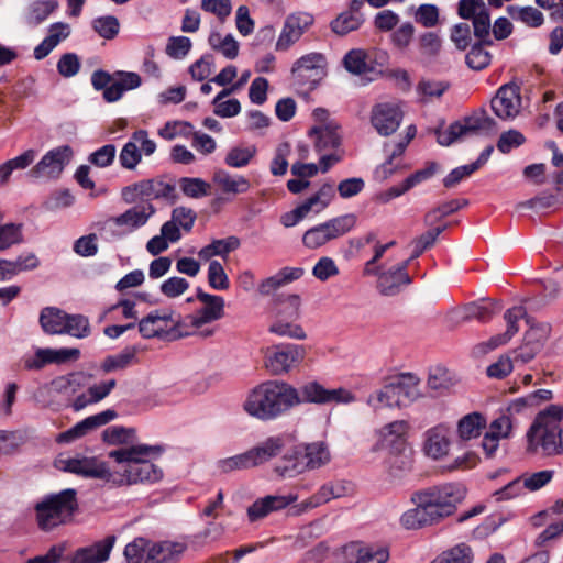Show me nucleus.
<instances>
[{"label":"nucleus","instance_id":"obj_17","mask_svg":"<svg viewBox=\"0 0 563 563\" xmlns=\"http://www.w3.org/2000/svg\"><path fill=\"white\" fill-rule=\"evenodd\" d=\"M452 439L450 428L438 424L428 429L422 435L421 451L432 461H443L450 454Z\"/></svg>","mask_w":563,"mask_h":563},{"label":"nucleus","instance_id":"obj_9","mask_svg":"<svg viewBox=\"0 0 563 563\" xmlns=\"http://www.w3.org/2000/svg\"><path fill=\"white\" fill-rule=\"evenodd\" d=\"M197 299L201 307L188 317L189 324L198 335L208 338L216 332V328L210 324L220 320L224 314V299L201 290L197 292Z\"/></svg>","mask_w":563,"mask_h":563},{"label":"nucleus","instance_id":"obj_19","mask_svg":"<svg viewBox=\"0 0 563 563\" xmlns=\"http://www.w3.org/2000/svg\"><path fill=\"white\" fill-rule=\"evenodd\" d=\"M492 109L501 120H514L521 110L520 89L516 84L501 86L492 99Z\"/></svg>","mask_w":563,"mask_h":563},{"label":"nucleus","instance_id":"obj_26","mask_svg":"<svg viewBox=\"0 0 563 563\" xmlns=\"http://www.w3.org/2000/svg\"><path fill=\"white\" fill-rule=\"evenodd\" d=\"M286 446V438L283 434H274L265 438L256 445L249 449L247 455L252 467L266 464L277 457Z\"/></svg>","mask_w":563,"mask_h":563},{"label":"nucleus","instance_id":"obj_54","mask_svg":"<svg viewBox=\"0 0 563 563\" xmlns=\"http://www.w3.org/2000/svg\"><path fill=\"white\" fill-rule=\"evenodd\" d=\"M27 440L29 435L25 431L0 430V454H14Z\"/></svg>","mask_w":563,"mask_h":563},{"label":"nucleus","instance_id":"obj_31","mask_svg":"<svg viewBox=\"0 0 563 563\" xmlns=\"http://www.w3.org/2000/svg\"><path fill=\"white\" fill-rule=\"evenodd\" d=\"M302 456L307 472L319 470L331 461L329 445L323 441L300 443L297 445Z\"/></svg>","mask_w":563,"mask_h":563},{"label":"nucleus","instance_id":"obj_45","mask_svg":"<svg viewBox=\"0 0 563 563\" xmlns=\"http://www.w3.org/2000/svg\"><path fill=\"white\" fill-rule=\"evenodd\" d=\"M154 213L152 205L135 206L115 219L118 225H126L131 229L144 225Z\"/></svg>","mask_w":563,"mask_h":563},{"label":"nucleus","instance_id":"obj_43","mask_svg":"<svg viewBox=\"0 0 563 563\" xmlns=\"http://www.w3.org/2000/svg\"><path fill=\"white\" fill-rule=\"evenodd\" d=\"M214 183L224 194L240 195L249 191L251 184L247 178L241 175H230L220 170L214 175Z\"/></svg>","mask_w":563,"mask_h":563},{"label":"nucleus","instance_id":"obj_1","mask_svg":"<svg viewBox=\"0 0 563 563\" xmlns=\"http://www.w3.org/2000/svg\"><path fill=\"white\" fill-rule=\"evenodd\" d=\"M161 452V448L154 445L124 448L109 453V457L115 462L112 468L97 457L81 455L59 459L56 461V467L76 475L104 479L118 485L155 483L163 476L162 470L153 463Z\"/></svg>","mask_w":563,"mask_h":563},{"label":"nucleus","instance_id":"obj_39","mask_svg":"<svg viewBox=\"0 0 563 563\" xmlns=\"http://www.w3.org/2000/svg\"><path fill=\"white\" fill-rule=\"evenodd\" d=\"M80 357V351L75 347L37 349V367L47 364H66Z\"/></svg>","mask_w":563,"mask_h":563},{"label":"nucleus","instance_id":"obj_49","mask_svg":"<svg viewBox=\"0 0 563 563\" xmlns=\"http://www.w3.org/2000/svg\"><path fill=\"white\" fill-rule=\"evenodd\" d=\"M208 42L213 51L228 59H234L239 54V43L232 34L223 35L219 32H212Z\"/></svg>","mask_w":563,"mask_h":563},{"label":"nucleus","instance_id":"obj_12","mask_svg":"<svg viewBox=\"0 0 563 563\" xmlns=\"http://www.w3.org/2000/svg\"><path fill=\"white\" fill-rule=\"evenodd\" d=\"M179 316L170 309H156L143 317L139 323V332L144 339L166 338L178 329Z\"/></svg>","mask_w":563,"mask_h":563},{"label":"nucleus","instance_id":"obj_20","mask_svg":"<svg viewBox=\"0 0 563 563\" xmlns=\"http://www.w3.org/2000/svg\"><path fill=\"white\" fill-rule=\"evenodd\" d=\"M353 485L346 481L331 482L322 485L316 494L297 506V514L306 512L317 508L332 499L352 495Z\"/></svg>","mask_w":563,"mask_h":563},{"label":"nucleus","instance_id":"obj_29","mask_svg":"<svg viewBox=\"0 0 563 563\" xmlns=\"http://www.w3.org/2000/svg\"><path fill=\"white\" fill-rule=\"evenodd\" d=\"M71 156L73 151L68 145L52 150L37 164V177L45 179L58 177Z\"/></svg>","mask_w":563,"mask_h":563},{"label":"nucleus","instance_id":"obj_36","mask_svg":"<svg viewBox=\"0 0 563 563\" xmlns=\"http://www.w3.org/2000/svg\"><path fill=\"white\" fill-rule=\"evenodd\" d=\"M389 385L395 391L399 406L405 401L412 402L421 397L419 378L412 374H402L390 382Z\"/></svg>","mask_w":563,"mask_h":563},{"label":"nucleus","instance_id":"obj_46","mask_svg":"<svg viewBox=\"0 0 563 563\" xmlns=\"http://www.w3.org/2000/svg\"><path fill=\"white\" fill-rule=\"evenodd\" d=\"M366 404L374 412H379L387 408L400 407L397 402L395 391L389 384L371 393L366 399Z\"/></svg>","mask_w":563,"mask_h":563},{"label":"nucleus","instance_id":"obj_56","mask_svg":"<svg viewBox=\"0 0 563 563\" xmlns=\"http://www.w3.org/2000/svg\"><path fill=\"white\" fill-rule=\"evenodd\" d=\"M214 467L217 472L221 474L253 468L246 451L233 456L220 459L216 462Z\"/></svg>","mask_w":563,"mask_h":563},{"label":"nucleus","instance_id":"obj_60","mask_svg":"<svg viewBox=\"0 0 563 563\" xmlns=\"http://www.w3.org/2000/svg\"><path fill=\"white\" fill-rule=\"evenodd\" d=\"M327 388L317 382H309L298 390L301 402L325 405Z\"/></svg>","mask_w":563,"mask_h":563},{"label":"nucleus","instance_id":"obj_22","mask_svg":"<svg viewBox=\"0 0 563 563\" xmlns=\"http://www.w3.org/2000/svg\"><path fill=\"white\" fill-rule=\"evenodd\" d=\"M549 333V324L530 325V329L525 333L523 343L514 351L515 360L523 364L532 361L542 350Z\"/></svg>","mask_w":563,"mask_h":563},{"label":"nucleus","instance_id":"obj_58","mask_svg":"<svg viewBox=\"0 0 563 563\" xmlns=\"http://www.w3.org/2000/svg\"><path fill=\"white\" fill-rule=\"evenodd\" d=\"M192 134V125L186 121H168L158 130V135L167 141L177 137H189Z\"/></svg>","mask_w":563,"mask_h":563},{"label":"nucleus","instance_id":"obj_42","mask_svg":"<svg viewBox=\"0 0 563 563\" xmlns=\"http://www.w3.org/2000/svg\"><path fill=\"white\" fill-rule=\"evenodd\" d=\"M240 246V240L236 236L213 240L208 245L200 249L198 256L202 261H211L213 256L227 257L229 253Z\"/></svg>","mask_w":563,"mask_h":563},{"label":"nucleus","instance_id":"obj_18","mask_svg":"<svg viewBox=\"0 0 563 563\" xmlns=\"http://www.w3.org/2000/svg\"><path fill=\"white\" fill-rule=\"evenodd\" d=\"M457 14L473 23L474 35L485 41L490 33V14L486 3L483 0H460Z\"/></svg>","mask_w":563,"mask_h":563},{"label":"nucleus","instance_id":"obj_28","mask_svg":"<svg viewBox=\"0 0 563 563\" xmlns=\"http://www.w3.org/2000/svg\"><path fill=\"white\" fill-rule=\"evenodd\" d=\"M416 126L409 125L406 129V135L402 136L398 142L385 144L384 150L387 158L376 170V175L378 178L387 179L397 170L398 163L395 162V159L402 155L407 145L416 136Z\"/></svg>","mask_w":563,"mask_h":563},{"label":"nucleus","instance_id":"obj_63","mask_svg":"<svg viewBox=\"0 0 563 563\" xmlns=\"http://www.w3.org/2000/svg\"><path fill=\"white\" fill-rule=\"evenodd\" d=\"M384 466L391 477H400L410 470V463L402 453L384 454Z\"/></svg>","mask_w":563,"mask_h":563},{"label":"nucleus","instance_id":"obj_32","mask_svg":"<svg viewBox=\"0 0 563 563\" xmlns=\"http://www.w3.org/2000/svg\"><path fill=\"white\" fill-rule=\"evenodd\" d=\"M273 472L282 479L295 478L307 473V468L297 445L283 455V457L274 465Z\"/></svg>","mask_w":563,"mask_h":563},{"label":"nucleus","instance_id":"obj_37","mask_svg":"<svg viewBox=\"0 0 563 563\" xmlns=\"http://www.w3.org/2000/svg\"><path fill=\"white\" fill-rule=\"evenodd\" d=\"M71 27L68 23L56 22L48 26L47 34L37 45V59L46 57L59 43L69 37Z\"/></svg>","mask_w":563,"mask_h":563},{"label":"nucleus","instance_id":"obj_47","mask_svg":"<svg viewBox=\"0 0 563 563\" xmlns=\"http://www.w3.org/2000/svg\"><path fill=\"white\" fill-rule=\"evenodd\" d=\"M102 440L110 445H119L120 449L140 446L134 444L135 430L124 427H110L102 432Z\"/></svg>","mask_w":563,"mask_h":563},{"label":"nucleus","instance_id":"obj_35","mask_svg":"<svg viewBox=\"0 0 563 563\" xmlns=\"http://www.w3.org/2000/svg\"><path fill=\"white\" fill-rule=\"evenodd\" d=\"M487 426L486 417L479 411H473L461 419L456 423V437L461 441H470L478 438Z\"/></svg>","mask_w":563,"mask_h":563},{"label":"nucleus","instance_id":"obj_10","mask_svg":"<svg viewBox=\"0 0 563 563\" xmlns=\"http://www.w3.org/2000/svg\"><path fill=\"white\" fill-rule=\"evenodd\" d=\"M307 350L300 344H279L267 351L264 366L273 375H285L300 366L305 361Z\"/></svg>","mask_w":563,"mask_h":563},{"label":"nucleus","instance_id":"obj_64","mask_svg":"<svg viewBox=\"0 0 563 563\" xmlns=\"http://www.w3.org/2000/svg\"><path fill=\"white\" fill-rule=\"evenodd\" d=\"M119 159L121 165L126 169H134L142 159V154L136 141L131 136V140L125 143L120 152Z\"/></svg>","mask_w":563,"mask_h":563},{"label":"nucleus","instance_id":"obj_48","mask_svg":"<svg viewBox=\"0 0 563 563\" xmlns=\"http://www.w3.org/2000/svg\"><path fill=\"white\" fill-rule=\"evenodd\" d=\"M363 23V16L354 9L346 10L339 14L332 22L331 29L338 35H346L357 30Z\"/></svg>","mask_w":563,"mask_h":563},{"label":"nucleus","instance_id":"obj_62","mask_svg":"<svg viewBox=\"0 0 563 563\" xmlns=\"http://www.w3.org/2000/svg\"><path fill=\"white\" fill-rule=\"evenodd\" d=\"M347 71L361 75L367 70V54L365 51L355 48L351 49L343 59Z\"/></svg>","mask_w":563,"mask_h":563},{"label":"nucleus","instance_id":"obj_13","mask_svg":"<svg viewBox=\"0 0 563 563\" xmlns=\"http://www.w3.org/2000/svg\"><path fill=\"white\" fill-rule=\"evenodd\" d=\"M314 19L312 14L297 11L285 18L282 30L275 43L276 52L289 51L302 35L312 26Z\"/></svg>","mask_w":563,"mask_h":563},{"label":"nucleus","instance_id":"obj_6","mask_svg":"<svg viewBox=\"0 0 563 563\" xmlns=\"http://www.w3.org/2000/svg\"><path fill=\"white\" fill-rule=\"evenodd\" d=\"M497 130L496 122L486 111L478 110L471 115L451 124L444 131L437 132V141L442 146H449L454 142L473 136H487Z\"/></svg>","mask_w":563,"mask_h":563},{"label":"nucleus","instance_id":"obj_7","mask_svg":"<svg viewBox=\"0 0 563 563\" xmlns=\"http://www.w3.org/2000/svg\"><path fill=\"white\" fill-rule=\"evenodd\" d=\"M77 508L76 490L64 489L37 503V526L49 531L65 523Z\"/></svg>","mask_w":563,"mask_h":563},{"label":"nucleus","instance_id":"obj_16","mask_svg":"<svg viewBox=\"0 0 563 563\" xmlns=\"http://www.w3.org/2000/svg\"><path fill=\"white\" fill-rule=\"evenodd\" d=\"M291 74L299 85L312 89L325 75V58L320 53L306 54L294 63Z\"/></svg>","mask_w":563,"mask_h":563},{"label":"nucleus","instance_id":"obj_34","mask_svg":"<svg viewBox=\"0 0 563 563\" xmlns=\"http://www.w3.org/2000/svg\"><path fill=\"white\" fill-rule=\"evenodd\" d=\"M297 319L286 316L285 309H277L276 318L268 328V331L278 336H286L294 340H305L307 333L296 322Z\"/></svg>","mask_w":563,"mask_h":563},{"label":"nucleus","instance_id":"obj_55","mask_svg":"<svg viewBox=\"0 0 563 563\" xmlns=\"http://www.w3.org/2000/svg\"><path fill=\"white\" fill-rule=\"evenodd\" d=\"M256 152L255 145L234 146L228 152L224 162L231 167L241 168L251 162Z\"/></svg>","mask_w":563,"mask_h":563},{"label":"nucleus","instance_id":"obj_44","mask_svg":"<svg viewBox=\"0 0 563 563\" xmlns=\"http://www.w3.org/2000/svg\"><path fill=\"white\" fill-rule=\"evenodd\" d=\"M66 321L67 314L54 307L43 309L40 316L42 329L48 334H63Z\"/></svg>","mask_w":563,"mask_h":563},{"label":"nucleus","instance_id":"obj_15","mask_svg":"<svg viewBox=\"0 0 563 563\" xmlns=\"http://www.w3.org/2000/svg\"><path fill=\"white\" fill-rule=\"evenodd\" d=\"M408 423L405 420H395L384 424L375 431L376 442L374 452L383 454L402 453L405 450Z\"/></svg>","mask_w":563,"mask_h":563},{"label":"nucleus","instance_id":"obj_5","mask_svg":"<svg viewBox=\"0 0 563 563\" xmlns=\"http://www.w3.org/2000/svg\"><path fill=\"white\" fill-rule=\"evenodd\" d=\"M314 117L318 123L310 130V136L313 140L317 153L320 155L321 172L325 173L342 159V135L340 125L333 119H330L324 109H317Z\"/></svg>","mask_w":563,"mask_h":563},{"label":"nucleus","instance_id":"obj_3","mask_svg":"<svg viewBox=\"0 0 563 563\" xmlns=\"http://www.w3.org/2000/svg\"><path fill=\"white\" fill-rule=\"evenodd\" d=\"M301 404L298 390L285 382L271 380L252 389L243 408L253 418L271 420Z\"/></svg>","mask_w":563,"mask_h":563},{"label":"nucleus","instance_id":"obj_51","mask_svg":"<svg viewBox=\"0 0 563 563\" xmlns=\"http://www.w3.org/2000/svg\"><path fill=\"white\" fill-rule=\"evenodd\" d=\"M35 267V257L29 255L26 257H19L16 261L11 262L8 260H0V282L9 280L19 273Z\"/></svg>","mask_w":563,"mask_h":563},{"label":"nucleus","instance_id":"obj_59","mask_svg":"<svg viewBox=\"0 0 563 563\" xmlns=\"http://www.w3.org/2000/svg\"><path fill=\"white\" fill-rule=\"evenodd\" d=\"M413 19L418 24L431 29L439 23L440 10L435 4L423 3L416 8Z\"/></svg>","mask_w":563,"mask_h":563},{"label":"nucleus","instance_id":"obj_11","mask_svg":"<svg viewBox=\"0 0 563 563\" xmlns=\"http://www.w3.org/2000/svg\"><path fill=\"white\" fill-rule=\"evenodd\" d=\"M518 426L517 419H511L501 409L485 428L481 441V448L487 457H494L500 446V442L510 440Z\"/></svg>","mask_w":563,"mask_h":563},{"label":"nucleus","instance_id":"obj_23","mask_svg":"<svg viewBox=\"0 0 563 563\" xmlns=\"http://www.w3.org/2000/svg\"><path fill=\"white\" fill-rule=\"evenodd\" d=\"M410 260L402 263L393 265L389 268H384L379 273L377 279V289L383 296L391 297L401 290L404 286L411 283V278L407 272Z\"/></svg>","mask_w":563,"mask_h":563},{"label":"nucleus","instance_id":"obj_27","mask_svg":"<svg viewBox=\"0 0 563 563\" xmlns=\"http://www.w3.org/2000/svg\"><path fill=\"white\" fill-rule=\"evenodd\" d=\"M297 500V495H268L255 500L246 510L250 522H256L271 512L279 511Z\"/></svg>","mask_w":563,"mask_h":563},{"label":"nucleus","instance_id":"obj_2","mask_svg":"<svg viewBox=\"0 0 563 563\" xmlns=\"http://www.w3.org/2000/svg\"><path fill=\"white\" fill-rule=\"evenodd\" d=\"M465 497V488L459 484L433 486L411 495L413 508L406 510L400 523L406 529H420L440 522L456 510Z\"/></svg>","mask_w":563,"mask_h":563},{"label":"nucleus","instance_id":"obj_21","mask_svg":"<svg viewBox=\"0 0 563 563\" xmlns=\"http://www.w3.org/2000/svg\"><path fill=\"white\" fill-rule=\"evenodd\" d=\"M525 309L522 307H514L508 309L504 319L507 323V329L504 333L492 336L489 340L478 343L473 352L475 355H485L486 353L507 344L512 336L519 331L518 321L525 316Z\"/></svg>","mask_w":563,"mask_h":563},{"label":"nucleus","instance_id":"obj_61","mask_svg":"<svg viewBox=\"0 0 563 563\" xmlns=\"http://www.w3.org/2000/svg\"><path fill=\"white\" fill-rule=\"evenodd\" d=\"M208 283L216 290H227L229 288V277L219 261L212 260L209 262Z\"/></svg>","mask_w":563,"mask_h":563},{"label":"nucleus","instance_id":"obj_57","mask_svg":"<svg viewBox=\"0 0 563 563\" xmlns=\"http://www.w3.org/2000/svg\"><path fill=\"white\" fill-rule=\"evenodd\" d=\"M416 29L411 22L400 24L390 34L391 45L399 52H405L411 45Z\"/></svg>","mask_w":563,"mask_h":563},{"label":"nucleus","instance_id":"obj_14","mask_svg":"<svg viewBox=\"0 0 563 563\" xmlns=\"http://www.w3.org/2000/svg\"><path fill=\"white\" fill-rule=\"evenodd\" d=\"M404 104L400 101L376 103L371 112V123L379 135L388 136L396 132L404 119Z\"/></svg>","mask_w":563,"mask_h":563},{"label":"nucleus","instance_id":"obj_50","mask_svg":"<svg viewBox=\"0 0 563 563\" xmlns=\"http://www.w3.org/2000/svg\"><path fill=\"white\" fill-rule=\"evenodd\" d=\"M333 196V187L325 184L313 196L302 202L301 207L307 216L311 212L319 213L330 205Z\"/></svg>","mask_w":563,"mask_h":563},{"label":"nucleus","instance_id":"obj_40","mask_svg":"<svg viewBox=\"0 0 563 563\" xmlns=\"http://www.w3.org/2000/svg\"><path fill=\"white\" fill-rule=\"evenodd\" d=\"M509 16L528 27L537 29L544 24V14L539 10V7L532 5H509L507 7Z\"/></svg>","mask_w":563,"mask_h":563},{"label":"nucleus","instance_id":"obj_25","mask_svg":"<svg viewBox=\"0 0 563 563\" xmlns=\"http://www.w3.org/2000/svg\"><path fill=\"white\" fill-rule=\"evenodd\" d=\"M117 417L118 413L113 409H107L97 415L87 417L86 419L76 423L70 429L66 430L65 432H62L58 435L57 441L69 443L75 440H78L87 435L88 433L99 429L100 427L113 421Z\"/></svg>","mask_w":563,"mask_h":563},{"label":"nucleus","instance_id":"obj_4","mask_svg":"<svg viewBox=\"0 0 563 563\" xmlns=\"http://www.w3.org/2000/svg\"><path fill=\"white\" fill-rule=\"evenodd\" d=\"M563 406L553 404L539 411L527 431L528 450L547 456L563 454Z\"/></svg>","mask_w":563,"mask_h":563},{"label":"nucleus","instance_id":"obj_24","mask_svg":"<svg viewBox=\"0 0 563 563\" xmlns=\"http://www.w3.org/2000/svg\"><path fill=\"white\" fill-rule=\"evenodd\" d=\"M341 552L350 563H386L389 559L388 549L378 544L352 542L344 545Z\"/></svg>","mask_w":563,"mask_h":563},{"label":"nucleus","instance_id":"obj_41","mask_svg":"<svg viewBox=\"0 0 563 563\" xmlns=\"http://www.w3.org/2000/svg\"><path fill=\"white\" fill-rule=\"evenodd\" d=\"M187 549L180 541L154 542L155 563H178Z\"/></svg>","mask_w":563,"mask_h":563},{"label":"nucleus","instance_id":"obj_33","mask_svg":"<svg viewBox=\"0 0 563 563\" xmlns=\"http://www.w3.org/2000/svg\"><path fill=\"white\" fill-rule=\"evenodd\" d=\"M115 385L114 379H109L89 386L86 391L81 393L73 400L71 408L75 411H81L86 407L101 401L111 393Z\"/></svg>","mask_w":563,"mask_h":563},{"label":"nucleus","instance_id":"obj_30","mask_svg":"<svg viewBox=\"0 0 563 563\" xmlns=\"http://www.w3.org/2000/svg\"><path fill=\"white\" fill-rule=\"evenodd\" d=\"M114 543L115 537L108 536L89 547L80 548L74 553L71 563H103L109 559Z\"/></svg>","mask_w":563,"mask_h":563},{"label":"nucleus","instance_id":"obj_53","mask_svg":"<svg viewBox=\"0 0 563 563\" xmlns=\"http://www.w3.org/2000/svg\"><path fill=\"white\" fill-rule=\"evenodd\" d=\"M87 376L82 373H74L66 376H59L52 380L49 388L57 393L75 394L85 386Z\"/></svg>","mask_w":563,"mask_h":563},{"label":"nucleus","instance_id":"obj_52","mask_svg":"<svg viewBox=\"0 0 563 563\" xmlns=\"http://www.w3.org/2000/svg\"><path fill=\"white\" fill-rule=\"evenodd\" d=\"M474 553L470 545L459 543L443 551L432 563H473Z\"/></svg>","mask_w":563,"mask_h":563},{"label":"nucleus","instance_id":"obj_8","mask_svg":"<svg viewBox=\"0 0 563 563\" xmlns=\"http://www.w3.org/2000/svg\"><path fill=\"white\" fill-rule=\"evenodd\" d=\"M356 224V216L342 214L307 230L302 235V243L309 250H317L327 243L349 233Z\"/></svg>","mask_w":563,"mask_h":563},{"label":"nucleus","instance_id":"obj_38","mask_svg":"<svg viewBox=\"0 0 563 563\" xmlns=\"http://www.w3.org/2000/svg\"><path fill=\"white\" fill-rule=\"evenodd\" d=\"M154 542L136 538L125 545L124 556L128 563H155Z\"/></svg>","mask_w":563,"mask_h":563}]
</instances>
